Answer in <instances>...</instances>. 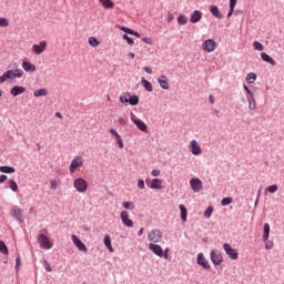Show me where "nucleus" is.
<instances>
[{"instance_id": "1", "label": "nucleus", "mask_w": 284, "mask_h": 284, "mask_svg": "<svg viewBox=\"0 0 284 284\" xmlns=\"http://www.w3.org/2000/svg\"><path fill=\"white\" fill-rule=\"evenodd\" d=\"M23 77V70L14 69L8 70L0 77V83H6V81H10L12 79H21Z\"/></svg>"}, {"instance_id": "2", "label": "nucleus", "mask_w": 284, "mask_h": 284, "mask_svg": "<svg viewBox=\"0 0 284 284\" xmlns=\"http://www.w3.org/2000/svg\"><path fill=\"white\" fill-rule=\"evenodd\" d=\"M84 161H83V156L81 155H75L69 166V172L70 174H75L77 172H79V170H81V168H83Z\"/></svg>"}, {"instance_id": "3", "label": "nucleus", "mask_w": 284, "mask_h": 284, "mask_svg": "<svg viewBox=\"0 0 284 284\" xmlns=\"http://www.w3.org/2000/svg\"><path fill=\"white\" fill-rule=\"evenodd\" d=\"M73 187L77 190V192L83 194L84 192H88V181H85L83 178H78L73 182Z\"/></svg>"}, {"instance_id": "4", "label": "nucleus", "mask_w": 284, "mask_h": 284, "mask_svg": "<svg viewBox=\"0 0 284 284\" xmlns=\"http://www.w3.org/2000/svg\"><path fill=\"white\" fill-rule=\"evenodd\" d=\"M38 243L40 244V247L42 250H52V247L54 246L52 241H50V237L45 236V234H40L38 236Z\"/></svg>"}, {"instance_id": "5", "label": "nucleus", "mask_w": 284, "mask_h": 284, "mask_svg": "<svg viewBox=\"0 0 284 284\" xmlns=\"http://www.w3.org/2000/svg\"><path fill=\"white\" fill-rule=\"evenodd\" d=\"M148 241H150L151 244L161 243V241H163V233L160 230H152L148 234Z\"/></svg>"}, {"instance_id": "6", "label": "nucleus", "mask_w": 284, "mask_h": 284, "mask_svg": "<svg viewBox=\"0 0 284 284\" xmlns=\"http://www.w3.org/2000/svg\"><path fill=\"white\" fill-rule=\"evenodd\" d=\"M189 150L193 156H201V154H203V149H201V144H199L196 140L190 142Z\"/></svg>"}, {"instance_id": "7", "label": "nucleus", "mask_w": 284, "mask_h": 284, "mask_svg": "<svg viewBox=\"0 0 284 284\" xmlns=\"http://www.w3.org/2000/svg\"><path fill=\"white\" fill-rule=\"evenodd\" d=\"M216 48H219V44L212 39H207L202 43V50H204V52H214Z\"/></svg>"}, {"instance_id": "8", "label": "nucleus", "mask_w": 284, "mask_h": 284, "mask_svg": "<svg viewBox=\"0 0 284 284\" xmlns=\"http://www.w3.org/2000/svg\"><path fill=\"white\" fill-rule=\"evenodd\" d=\"M223 250L224 252H226L227 256L232 261H236L239 258V252L236 251V248H233L230 244L225 243L223 245Z\"/></svg>"}, {"instance_id": "9", "label": "nucleus", "mask_w": 284, "mask_h": 284, "mask_svg": "<svg viewBox=\"0 0 284 284\" xmlns=\"http://www.w3.org/2000/svg\"><path fill=\"white\" fill-rule=\"evenodd\" d=\"M131 121L141 130V132H148V124H145L141 119H138L136 114L131 113Z\"/></svg>"}, {"instance_id": "10", "label": "nucleus", "mask_w": 284, "mask_h": 284, "mask_svg": "<svg viewBox=\"0 0 284 284\" xmlns=\"http://www.w3.org/2000/svg\"><path fill=\"white\" fill-rule=\"evenodd\" d=\"M120 219L126 227H134V222L130 219V213H128V211H122L120 213Z\"/></svg>"}, {"instance_id": "11", "label": "nucleus", "mask_w": 284, "mask_h": 284, "mask_svg": "<svg viewBox=\"0 0 284 284\" xmlns=\"http://www.w3.org/2000/svg\"><path fill=\"white\" fill-rule=\"evenodd\" d=\"M190 185L193 192H201L203 190V181H201L199 178L191 179Z\"/></svg>"}, {"instance_id": "12", "label": "nucleus", "mask_w": 284, "mask_h": 284, "mask_svg": "<svg viewBox=\"0 0 284 284\" xmlns=\"http://www.w3.org/2000/svg\"><path fill=\"white\" fill-rule=\"evenodd\" d=\"M211 261L213 265H221L223 263V255L217 250L211 251Z\"/></svg>"}, {"instance_id": "13", "label": "nucleus", "mask_w": 284, "mask_h": 284, "mask_svg": "<svg viewBox=\"0 0 284 284\" xmlns=\"http://www.w3.org/2000/svg\"><path fill=\"white\" fill-rule=\"evenodd\" d=\"M47 48H48V42L43 40L39 44L32 45V52H34L36 54H43Z\"/></svg>"}, {"instance_id": "14", "label": "nucleus", "mask_w": 284, "mask_h": 284, "mask_svg": "<svg viewBox=\"0 0 284 284\" xmlns=\"http://www.w3.org/2000/svg\"><path fill=\"white\" fill-rule=\"evenodd\" d=\"M11 216L12 219H16L17 221H19L20 223H23V210L19 206H14L11 210Z\"/></svg>"}, {"instance_id": "15", "label": "nucleus", "mask_w": 284, "mask_h": 284, "mask_svg": "<svg viewBox=\"0 0 284 284\" xmlns=\"http://www.w3.org/2000/svg\"><path fill=\"white\" fill-rule=\"evenodd\" d=\"M146 185L151 190H163V180H161V179H153V180H151V182L146 181Z\"/></svg>"}, {"instance_id": "16", "label": "nucleus", "mask_w": 284, "mask_h": 284, "mask_svg": "<svg viewBox=\"0 0 284 284\" xmlns=\"http://www.w3.org/2000/svg\"><path fill=\"white\" fill-rule=\"evenodd\" d=\"M71 241H73V244L75 247H78V250H80V252H88V246H85V244L77 235H72Z\"/></svg>"}, {"instance_id": "17", "label": "nucleus", "mask_w": 284, "mask_h": 284, "mask_svg": "<svg viewBox=\"0 0 284 284\" xmlns=\"http://www.w3.org/2000/svg\"><path fill=\"white\" fill-rule=\"evenodd\" d=\"M197 265H201L204 270H210V262H207L203 253L197 254Z\"/></svg>"}, {"instance_id": "18", "label": "nucleus", "mask_w": 284, "mask_h": 284, "mask_svg": "<svg viewBox=\"0 0 284 284\" xmlns=\"http://www.w3.org/2000/svg\"><path fill=\"white\" fill-rule=\"evenodd\" d=\"M149 250L150 252H153V254H155L156 256L163 257V247H161V245L150 244Z\"/></svg>"}, {"instance_id": "19", "label": "nucleus", "mask_w": 284, "mask_h": 284, "mask_svg": "<svg viewBox=\"0 0 284 284\" xmlns=\"http://www.w3.org/2000/svg\"><path fill=\"white\" fill-rule=\"evenodd\" d=\"M201 19H203V12H201L200 10H195L192 12L190 21L191 23H199Z\"/></svg>"}, {"instance_id": "20", "label": "nucleus", "mask_w": 284, "mask_h": 284, "mask_svg": "<svg viewBox=\"0 0 284 284\" xmlns=\"http://www.w3.org/2000/svg\"><path fill=\"white\" fill-rule=\"evenodd\" d=\"M22 68L24 72H37V65L28 62V60L22 61Z\"/></svg>"}, {"instance_id": "21", "label": "nucleus", "mask_w": 284, "mask_h": 284, "mask_svg": "<svg viewBox=\"0 0 284 284\" xmlns=\"http://www.w3.org/2000/svg\"><path fill=\"white\" fill-rule=\"evenodd\" d=\"M158 83L162 88V90H170V83H168V77L161 75L158 78Z\"/></svg>"}, {"instance_id": "22", "label": "nucleus", "mask_w": 284, "mask_h": 284, "mask_svg": "<svg viewBox=\"0 0 284 284\" xmlns=\"http://www.w3.org/2000/svg\"><path fill=\"white\" fill-rule=\"evenodd\" d=\"M26 92L24 87L16 85L10 90L11 97H19V94H23Z\"/></svg>"}, {"instance_id": "23", "label": "nucleus", "mask_w": 284, "mask_h": 284, "mask_svg": "<svg viewBox=\"0 0 284 284\" xmlns=\"http://www.w3.org/2000/svg\"><path fill=\"white\" fill-rule=\"evenodd\" d=\"M210 12L215 17V19H223V14L221 13V10H219L217 6H211Z\"/></svg>"}, {"instance_id": "24", "label": "nucleus", "mask_w": 284, "mask_h": 284, "mask_svg": "<svg viewBox=\"0 0 284 284\" xmlns=\"http://www.w3.org/2000/svg\"><path fill=\"white\" fill-rule=\"evenodd\" d=\"M120 30H122V32H125L126 34H131L132 37H136L138 39H141V33H139L128 27H121Z\"/></svg>"}, {"instance_id": "25", "label": "nucleus", "mask_w": 284, "mask_h": 284, "mask_svg": "<svg viewBox=\"0 0 284 284\" xmlns=\"http://www.w3.org/2000/svg\"><path fill=\"white\" fill-rule=\"evenodd\" d=\"M261 59L263 61H265V63H270L271 65H276V61L273 60L272 57H270V54L265 53V52H262L261 53Z\"/></svg>"}, {"instance_id": "26", "label": "nucleus", "mask_w": 284, "mask_h": 284, "mask_svg": "<svg viewBox=\"0 0 284 284\" xmlns=\"http://www.w3.org/2000/svg\"><path fill=\"white\" fill-rule=\"evenodd\" d=\"M141 83H142V87L146 90V92H153L154 91V89L152 87V83L150 81L145 80V78H142Z\"/></svg>"}, {"instance_id": "27", "label": "nucleus", "mask_w": 284, "mask_h": 284, "mask_svg": "<svg viewBox=\"0 0 284 284\" xmlns=\"http://www.w3.org/2000/svg\"><path fill=\"white\" fill-rule=\"evenodd\" d=\"M104 245L109 250V252H114V248L112 247V239L110 235H104Z\"/></svg>"}, {"instance_id": "28", "label": "nucleus", "mask_w": 284, "mask_h": 284, "mask_svg": "<svg viewBox=\"0 0 284 284\" xmlns=\"http://www.w3.org/2000/svg\"><path fill=\"white\" fill-rule=\"evenodd\" d=\"M179 207L181 211V219H182L183 223H185V221H187V209L183 204H180Z\"/></svg>"}, {"instance_id": "29", "label": "nucleus", "mask_w": 284, "mask_h": 284, "mask_svg": "<svg viewBox=\"0 0 284 284\" xmlns=\"http://www.w3.org/2000/svg\"><path fill=\"white\" fill-rule=\"evenodd\" d=\"M248 110H256V99L254 95L247 97Z\"/></svg>"}, {"instance_id": "30", "label": "nucleus", "mask_w": 284, "mask_h": 284, "mask_svg": "<svg viewBox=\"0 0 284 284\" xmlns=\"http://www.w3.org/2000/svg\"><path fill=\"white\" fill-rule=\"evenodd\" d=\"M100 3L105 8L106 10H112L114 8V2L112 0H100Z\"/></svg>"}, {"instance_id": "31", "label": "nucleus", "mask_w": 284, "mask_h": 284, "mask_svg": "<svg viewBox=\"0 0 284 284\" xmlns=\"http://www.w3.org/2000/svg\"><path fill=\"white\" fill-rule=\"evenodd\" d=\"M0 172H2L3 174H14L17 170L12 166H0Z\"/></svg>"}, {"instance_id": "32", "label": "nucleus", "mask_w": 284, "mask_h": 284, "mask_svg": "<svg viewBox=\"0 0 284 284\" xmlns=\"http://www.w3.org/2000/svg\"><path fill=\"white\" fill-rule=\"evenodd\" d=\"M33 97H48V89H38L33 92Z\"/></svg>"}, {"instance_id": "33", "label": "nucleus", "mask_w": 284, "mask_h": 284, "mask_svg": "<svg viewBox=\"0 0 284 284\" xmlns=\"http://www.w3.org/2000/svg\"><path fill=\"white\" fill-rule=\"evenodd\" d=\"M263 241H270V223L264 224Z\"/></svg>"}, {"instance_id": "34", "label": "nucleus", "mask_w": 284, "mask_h": 284, "mask_svg": "<svg viewBox=\"0 0 284 284\" xmlns=\"http://www.w3.org/2000/svg\"><path fill=\"white\" fill-rule=\"evenodd\" d=\"M275 192H278V185L273 184L265 189V194H275Z\"/></svg>"}, {"instance_id": "35", "label": "nucleus", "mask_w": 284, "mask_h": 284, "mask_svg": "<svg viewBox=\"0 0 284 284\" xmlns=\"http://www.w3.org/2000/svg\"><path fill=\"white\" fill-rule=\"evenodd\" d=\"M89 44L91 45V48H99V45H101V42H99V40H97V38L90 37Z\"/></svg>"}, {"instance_id": "36", "label": "nucleus", "mask_w": 284, "mask_h": 284, "mask_svg": "<svg viewBox=\"0 0 284 284\" xmlns=\"http://www.w3.org/2000/svg\"><path fill=\"white\" fill-rule=\"evenodd\" d=\"M129 104L130 105H139V98L138 95H129Z\"/></svg>"}, {"instance_id": "37", "label": "nucleus", "mask_w": 284, "mask_h": 284, "mask_svg": "<svg viewBox=\"0 0 284 284\" xmlns=\"http://www.w3.org/2000/svg\"><path fill=\"white\" fill-rule=\"evenodd\" d=\"M9 187H10V190H12V192H18V190H19V185L17 184V182L14 180L9 181Z\"/></svg>"}, {"instance_id": "38", "label": "nucleus", "mask_w": 284, "mask_h": 284, "mask_svg": "<svg viewBox=\"0 0 284 284\" xmlns=\"http://www.w3.org/2000/svg\"><path fill=\"white\" fill-rule=\"evenodd\" d=\"M0 253L8 255V246L6 245V242L0 241Z\"/></svg>"}, {"instance_id": "39", "label": "nucleus", "mask_w": 284, "mask_h": 284, "mask_svg": "<svg viewBox=\"0 0 284 284\" xmlns=\"http://www.w3.org/2000/svg\"><path fill=\"white\" fill-rule=\"evenodd\" d=\"M61 184V181H58L55 179L50 181V187L51 190H57V187H59V185Z\"/></svg>"}, {"instance_id": "40", "label": "nucleus", "mask_w": 284, "mask_h": 284, "mask_svg": "<svg viewBox=\"0 0 284 284\" xmlns=\"http://www.w3.org/2000/svg\"><path fill=\"white\" fill-rule=\"evenodd\" d=\"M115 143L120 148V150H123L124 144H123V139L121 138V135L115 136Z\"/></svg>"}, {"instance_id": "41", "label": "nucleus", "mask_w": 284, "mask_h": 284, "mask_svg": "<svg viewBox=\"0 0 284 284\" xmlns=\"http://www.w3.org/2000/svg\"><path fill=\"white\" fill-rule=\"evenodd\" d=\"M120 101L123 103V105H128L130 101V94L120 95Z\"/></svg>"}, {"instance_id": "42", "label": "nucleus", "mask_w": 284, "mask_h": 284, "mask_svg": "<svg viewBox=\"0 0 284 284\" xmlns=\"http://www.w3.org/2000/svg\"><path fill=\"white\" fill-rule=\"evenodd\" d=\"M178 23H179L180 26H185V24L187 23V17H185V16H179V18H178Z\"/></svg>"}, {"instance_id": "43", "label": "nucleus", "mask_w": 284, "mask_h": 284, "mask_svg": "<svg viewBox=\"0 0 284 284\" xmlns=\"http://www.w3.org/2000/svg\"><path fill=\"white\" fill-rule=\"evenodd\" d=\"M10 26V21L6 18H0V28H8Z\"/></svg>"}, {"instance_id": "44", "label": "nucleus", "mask_w": 284, "mask_h": 284, "mask_svg": "<svg viewBox=\"0 0 284 284\" xmlns=\"http://www.w3.org/2000/svg\"><path fill=\"white\" fill-rule=\"evenodd\" d=\"M246 81H247V83H254V81H256L255 73H248L246 77Z\"/></svg>"}, {"instance_id": "45", "label": "nucleus", "mask_w": 284, "mask_h": 284, "mask_svg": "<svg viewBox=\"0 0 284 284\" xmlns=\"http://www.w3.org/2000/svg\"><path fill=\"white\" fill-rule=\"evenodd\" d=\"M254 50H258V52H263V44L258 41L253 42Z\"/></svg>"}, {"instance_id": "46", "label": "nucleus", "mask_w": 284, "mask_h": 284, "mask_svg": "<svg viewBox=\"0 0 284 284\" xmlns=\"http://www.w3.org/2000/svg\"><path fill=\"white\" fill-rule=\"evenodd\" d=\"M212 212H214V207L209 206L204 212L205 219H210V216H212Z\"/></svg>"}, {"instance_id": "47", "label": "nucleus", "mask_w": 284, "mask_h": 284, "mask_svg": "<svg viewBox=\"0 0 284 284\" xmlns=\"http://www.w3.org/2000/svg\"><path fill=\"white\" fill-rule=\"evenodd\" d=\"M123 207L124 210H134V203H131V202H123Z\"/></svg>"}, {"instance_id": "48", "label": "nucleus", "mask_w": 284, "mask_h": 284, "mask_svg": "<svg viewBox=\"0 0 284 284\" xmlns=\"http://www.w3.org/2000/svg\"><path fill=\"white\" fill-rule=\"evenodd\" d=\"M122 39L129 43V45H134V40L130 38L128 34H123Z\"/></svg>"}, {"instance_id": "49", "label": "nucleus", "mask_w": 284, "mask_h": 284, "mask_svg": "<svg viewBox=\"0 0 284 284\" xmlns=\"http://www.w3.org/2000/svg\"><path fill=\"white\" fill-rule=\"evenodd\" d=\"M233 199L232 197H224L221 202V205H230L232 203Z\"/></svg>"}, {"instance_id": "50", "label": "nucleus", "mask_w": 284, "mask_h": 284, "mask_svg": "<svg viewBox=\"0 0 284 284\" xmlns=\"http://www.w3.org/2000/svg\"><path fill=\"white\" fill-rule=\"evenodd\" d=\"M128 118H123V116H120L119 119H118V123H119V125H128Z\"/></svg>"}, {"instance_id": "51", "label": "nucleus", "mask_w": 284, "mask_h": 284, "mask_svg": "<svg viewBox=\"0 0 284 284\" xmlns=\"http://www.w3.org/2000/svg\"><path fill=\"white\" fill-rule=\"evenodd\" d=\"M245 92H246V99L247 97H254V92H252V90H250V88L247 85H243Z\"/></svg>"}, {"instance_id": "52", "label": "nucleus", "mask_w": 284, "mask_h": 284, "mask_svg": "<svg viewBox=\"0 0 284 284\" xmlns=\"http://www.w3.org/2000/svg\"><path fill=\"white\" fill-rule=\"evenodd\" d=\"M274 247V242L272 241H265V250H272Z\"/></svg>"}, {"instance_id": "53", "label": "nucleus", "mask_w": 284, "mask_h": 284, "mask_svg": "<svg viewBox=\"0 0 284 284\" xmlns=\"http://www.w3.org/2000/svg\"><path fill=\"white\" fill-rule=\"evenodd\" d=\"M43 263L44 270H47V272H52V266L48 263V260H44Z\"/></svg>"}, {"instance_id": "54", "label": "nucleus", "mask_w": 284, "mask_h": 284, "mask_svg": "<svg viewBox=\"0 0 284 284\" xmlns=\"http://www.w3.org/2000/svg\"><path fill=\"white\" fill-rule=\"evenodd\" d=\"M138 187H139L140 190H145V181L139 180V181H138Z\"/></svg>"}, {"instance_id": "55", "label": "nucleus", "mask_w": 284, "mask_h": 284, "mask_svg": "<svg viewBox=\"0 0 284 284\" xmlns=\"http://www.w3.org/2000/svg\"><path fill=\"white\" fill-rule=\"evenodd\" d=\"M109 132L110 134H112V136H114V139H116V136H120L119 132H116V130L114 129H110Z\"/></svg>"}, {"instance_id": "56", "label": "nucleus", "mask_w": 284, "mask_h": 284, "mask_svg": "<svg viewBox=\"0 0 284 284\" xmlns=\"http://www.w3.org/2000/svg\"><path fill=\"white\" fill-rule=\"evenodd\" d=\"M236 1L237 0H230V10H234V8H236Z\"/></svg>"}, {"instance_id": "57", "label": "nucleus", "mask_w": 284, "mask_h": 284, "mask_svg": "<svg viewBox=\"0 0 284 284\" xmlns=\"http://www.w3.org/2000/svg\"><path fill=\"white\" fill-rule=\"evenodd\" d=\"M161 175V170H153L151 172V176H160Z\"/></svg>"}, {"instance_id": "58", "label": "nucleus", "mask_w": 284, "mask_h": 284, "mask_svg": "<svg viewBox=\"0 0 284 284\" xmlns=\"http://www.w3.org/2000/svg\"><path fill=\"white\" fill-rule=\"evenodd\" d=\"M142 41L148 43V45H152V40L150 38H143Z\"/></svg>"}, {"instance_id": "59", "label": "nucleus", "mask_w": 284, "mask_h": 284, "mask_svg": "<svg viewBox=\"0 0 284 284\" xmlns=\"http://www.w3.org/2000/svg\"><path fill=\"white\" fill-rule=\"evenodd\" d=\"M8 181V175H0V183H6Z\"/></svg>"}, {"instance_id": "60", "label": "nucleus", "mask_w": 284, "mask_h": 284, "mask_svg": "<svg viewBox=\"0 0 284 284\" xmlns=\"http://www.w3.org/2000/svg\"><path fill=\"white\" fill-rule=\"evenodd\" d=\"M143 70L146 74H152V69L150 67H144Z\"/></svg>"}, {"instance_id": "61", "label": "nucleus", "mask_w": 284, "mask_h": 284, "mask_svg": "<svg viewBox=\"0 0 284 284\" xmlns=\"http://www.w3.org/2000/svg\"><path fill=\"white\" fill-rule=\"evenodd\" d=\"M20 265H21V257H17L16 267H19Z\"/></svg>"}, {"instance_id": "62", "label": "nucleus", "mask_w": 284, "mask_h": 284, "mask_svg": "<svg viewBox=\"0 0 284 284\" xmlns=\"http://www.w3.org/2000/svg\"><path fill=\"white\" fill-rule=\"evenodd\" d=\"M209 101H210V103L214 104V101H215V100H214V95H210V97H209Z\"/></svg>"}, {"instance_id": "63", "label": "nucleus", "mask_w": 284, "mask_h": 284, "mask_svg": "<svg viewBox=\"0 0 284 284\" xmlns=\"http://www.w3.org/2000/svg\"><path fill=\"white\" fill-rule=\"evenodd\" d=\"M55 116H57L58 119H63V114H61V112H57V113H55Z\"/></svg>"}, {"instance_id": "64", "label": "nucleus", "mask_w": 284, "mask_h": 284, "mask_svg": "<svg viewBox=\"0 0 284 284\" xmlns=\"http://www.w3.org/2000/svg\"><path fill=\"white\" fill-rule=\"evenodd\" d=\"M232 14H234V9H230L227 17H232Z\"/></svg>"}]
</instances>
